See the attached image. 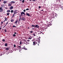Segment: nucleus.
Here are the masks:
<instances>
[{
	"label": "nucleus",
	"instance_id": "1",
	"mask_svg": "<svg viewBox=\"0 0 63 63\" xmlns=\"http://www.w3.org/2000/svg\"><path fill=\"white\" fill-rule=\"evenodd\" d=\"M33 46H35L36 44H37V42L34 41L33 42Z\"/></svg>",
	"mask_w": 63,
	"mask_h": 63
},
{
	"label": "nucleus",
	"instance_id": "2",
	"mask_svg": "<svg viewBox=\"0 0 63 63\" xmlns=\"http://www.w3.org/2000/svg\"><path fill=\"white\" fill-rule=\"evenodd\" d=\"M17 10H15L13 11V13L14 15H15L16 14H17Z\"/></svg>",
	"mask_w": 63,
	"mask_h": 63
},
{
	"label": "nucleus",
	"instance_id": "3",
	"mask_svg": "<svg viewBox=\"0 0 63 63\" xmlns=\"http://www.w3.org/2000/svg\"><path fill=\"white\" fill-rule=\"evenodd\" d=\"M4 10L3 9V8L2 7H0V12L1 13V12H2V11H3Z\"/></svg>",
	"mask_w": 63,
	"mask_h": 63
},
{
	"label": "nucleus",
	"instance_id": "4",
	"mask_svg": "<svg viewBox=\"0 0 63 63\" xmlns=\"http://www.w3.org/2000/svg\"><path fill=\"white\" fill-rule=\"evenodd\" d=\"M39 25H36L35 26V28H39Z\"/></svg>",
	"mask_w": 63,
	"mask_h": 63
},
{
	"label": "nucleus",
	"instance_id": "5",
	"mask_svg": "<svg viewBox=\"0 0 63 63\" xmlns=\"http://www.w3.org/2000/svg\"><path fill=\"white\" fill-rule=\"evenodd\" d=\"M24 13H25V12H21V16H22V15H23L24 14Z\"/></svg>",
	"mask_w": 63,
	"mask_h": 63
},
{
	"label": "nucleus",
	"instance_id": "6",
	"mask_svg": "<svg viewBox=\"0 0 63 63\" xmlns=\"http://www.w3.org/2000/svg\"><path fill=\"white\" fill-rule=\"evenodd\" d=\"M13 8H14V7H13V6H11L9 8V9L10 10H12V9H13Z\"/></svg>",
	"mask_w": 63,
	"mask_h": 63
},
{
	"label": "nucleus",
	"instance_id": "7",
	"mask_svg": "<svg viewBox=\"0 0 63 63\" xmlns=\"http://www.w3.org/2000/svg\"><path fill=\"white\" fill-rule=\"evenodd\" d=\"M22 49H24L25 50H27V48L24 47H23L22 48Z\"/></svg>",
	"mask_w": 63,
	"mask_h": 63
},
{
	"label": "nucleus",
	"instance_id": "8",
	"mask_svg": "<svg viewBox=\"0 0 63 63\" xmlns=\"http://www.w3.org/2000/svg\"><path fill=\"white\" fill-rule=\"evenodd\" d=\"M23 43L24 44H25L27 45V42H23Z\"/></svg>",
	"mask_w": 63,
	"mask_h": 63
},
{
	"label": "nucleus",
	"instance_id": "9",
	"mask_svg": "<svg viewBox=\"0 0 63 63\" xmlns=\"http://www.w3.org/2000/svg\"><path fill=\"white\" fill-rule=\"evenodd\" d=\"M7 3V1H3L4 4H6Z\"/></svg>",
	"mask_w": 63,
	"mask_h": 63
},
{
	"label": "nucleus",
	"instance_id": "10",
	"mask_svg": "<svg viewBox=\"0 0 63 63\" xmlns=\"http://www.w3.org/2000/svg\"><path fill=\"white\" fill-rule=\"evenodd\" d=\"M21 19H22V20H24V21H25V18H23L22 17L21 18Z\"/></svg>",
	"mask_w": 63,
	"mask_h": 63
},
{
	"label": "nucleus",
	"instance_id": "11",
	"mask_svg": "<svg viewBox=\"0 0 63 63\" xmlns=\"http://www.w3.org/2000/svg\"><path fill=\"white\" fill-rule=\"evenodd\" d=\"M11 4H13H13H14V3H15V2L14 1H11Z\"/></svg>",
	"mask_w": 63,
	"mask_h": 63
},
{
	"label": "nucleus",
	"instance_id": "12",
	"mask_svg": "<svg viewBox=\"0 0 63 63\" xmlns=\"http://www.w3.org/2000/svg\"><path fill=\"white\" fill-rule=\"evenodd\" d=\"M26 15H27V16H30V15L29 13H26Z\"/></svg>",
	"mask_w": 63,
	"mask_h": 63
},
{
	"label": "nucleus",
	"instance_id": "13",
	"mask_svg": "<svg viewBox=\"0 0 63 63\" xmlns=\"http://www.w3.org/2000/svg\"><path fill=\"white\" fill-rule=\"evenodd\" d=\"M10 12H11V11L10 10H8L7 11V13H10Z\"/></svg>",
	"mask_w": 63,
	"mask_h": 63
},
{
	"label": "nucleus",
	"instance_id": "14",
	"mask_svg": "<svg viewBox=\"0 0 63 63\" xmlns=\"http://www.w3.org/2000/svg\"><path fill=\"white\" fill-rule=\"evenodd\" d=\"M1 7H2V8H3V7H5V5H4V4H2L1 5Z\"/></svg>",
	"mask_w": 63,
	"mask_h": 63
},
{
	"label": "nucleus",
	"instance_id": "15",
	"mask_svg": "<svg viewBox=\"0 0 63 63\" xmlns=\"http://www.w3.org/2000/svg\"><path fill=\"white\" fill-rule=\"evenodd\" d=\"M36 33H33V36L35 37V36H36Z\"/></svg>",
	"mask_w": 63,
	"mask_h": 63
},
{
	"label": "nucleus",
	"instance_id": "16",
	"mask_svg": "<svg viewBox=\"0 0 63 63\" xmlns=\"http://www.w3.org/2000/svg\"><path fill=\"white\" fill-rule=\"evenodd\" d=\"M5 49L6 50H9L10 49L8 48H6Z\"/></svg>",
	"mask_w": 63,
	"mask_h": 63
},
{
	"label": "nucleus",
	"instance_id": "17",
	"mask_svg": "<svg viewBox=\"0 0 63 63\" xmlns=\"http://www.w3.org/2000/svg\"><path fill=\"white\" fill-rule=\"evenodd\" d=\"M17 47L18 48H19V49H21V46H18Z\"/></svg>",
	"mask_w": 63,
	"mask_h": 63
},
{
	"label": "nucleus",
	"instance_id": "18",
	"mask_svg": "<svg viewBox=\"0 0 63 63\" xmlns=\"http://www.w3.org/2000/svg\"><path fill=\"white\" fill-rule=\"evenodd\" d=\"M4 45L5 47H7V46H8V44H7V43H5Z\"/></svg>",
	"mask_w": 63,
	"mask_h": 63
},
{
	"label": "nucleus",
	"instance_id": "19",
	"mask_svg": "<svg viewBox=\"0 0 63 63\" xmlns=\"http://www.w3.org/2000/svg\"><path fill=\"white\" fill-rule=\"evenodd\" d=\"M37 42H40V39H38Z\"/></svg>",
	"mask_w": 63,
	"mask_h": 63
},
{
	"label": "nucleus",
	"instance_id": "20",
	"mask_svg": "<svg viewBox=\"0 0 63 63\" xmlns=\"http://www.w3.org/2000/svg\"><path fill=\"white\" fill-rule=\"evenodd\" d=\"M32 38V37H30V36H29L28 37L29 39H31Z\"/></svg>",
	"mask_w": 63,
	"mask_h": 63
},
{
	"label": "nucleus",
	"instance_id": "21",
	"mask_svg": "<svg viewBox=\"0 0 63 63\" xmlns=\"http://www.w3.org/2000/svg\"><path fill=\"white\" fill-rule=\"evenodd\" d=\"M35 27V25H32L31 27Z\"/></svg>",
	"mask_w": 63,
	"mask_h": 63
},
{
	"label": "nucleus",
	"instance_id": "22",
	"mask_svg": "<svg viewBox=\"0 0 63 63\" xmlns=\"http://www.w3.org/2000/svg\"><path fill=\"white\" fill-rule=\"evenodd\" d=\"M15 14H14L13 15V16H12V18H14V17H15Z\"/></svg>",
	"mask_w": 63,
	"mask_h": 63
},
{
	"label": "nucleus",
	"instance_id": "23",
	"mask_svg": "<svg viewBox=\"0 0 63 63\" xmlns=\"http://www.w3.org/2000/svg\"><path fill=\"white\" fill-rule=\"evenodd\" d=\"M10 21H11V22H13V21H14V20L12 19L10 20Z\"/></svg>",
	"mask_w": 63,
	"mask_h": 63
},
{
	"label": "nucleus",
	"instance_id": "24",
	"mask_svg": "<svg viewBox=\"0 0 63 63\" xmlns=\"http://www.w3.org/2000/svg\"><path fill=\"white\" fill-rule=\"evenodd\" d=\"M10 13H7V16H9V15H10Z\"/></svg>",
	"mask_w": 63,
	"mask_h": 63
},
{
	"label": "nucleus",
	"instance_id": "25",
	"mask_svg": "<svg viewBox=\"0 0 63 63\" xmlns=\"http://www.w3.org/2000/svg\"><path fill=\"white\" fill-rule=\"evenodd\" d=\"M22 41H20V45H22Z\"/></svg>",
	"mask_w": 63,
	"mask_h": 63
},
{
	"label": "nucleus",
	"instance_id": "26",
	"mask_svg": "<svg viewBox=\"0 0 63 63\" xmlns=\"http://www.w3.org/2000/svg\"><path fill=\"white\" fill-rule=\"evenodd\" d=\"M17 20L15 22V24H17Z\"/></svg>",
	"mask_w": 63,
	"mask_h": 63
},
{
	"label": "nucleus",
	"instance_id": "27",
	"mask_svg": "<svg viewBox=\"0 0 63 63\" xmlns=\"http://www.w3.org/2000/svg\"><path fill=\"white\" fill-rule=\"evenodd\" d=\"M3 24V22L1 21L0 23V24L1 25H2V24Z\"/></svg>",
	"mask_w": 63,
	"mask_h": 63
},
{
	"label": "nucleus",
	"instance_id": "28",
	"mask_svg": "<svg viewBox=\"0 0 63 63\" xmlns=\"http://www.w3.org/2000/svg\"><path fill=\"white\" fill-rule=\"evenodd\" d=\"M5 20H6V21H7V19H8V18H6V17H5Z\"/></svg>",
	"mask_w": 63,
	"mask_h": 63
},
{
	"label": "nucleus",
	"instance_id": "29",
	"mask_svg": "<svg viewBox=\"0 0 63 63\" xmlns=\"http://www.w3.org/2000/svg\"><path fill=\"white\" fill-rule=\"evenodd\" d=\"M13 12H14V11H13V10H12L11 11V13H13Z\"/></svg>",
	"mask_w": 63,
	"mask_h": 63
},
{
	"label": "nucleus",
	"instance_id": "30",
	"mask_svg": "<svg viewBox=\"0 0 63 63\" xmlns=\"http://www.w3.org/2000/svg\"><path fill=\"white\" fill-rule=\"evenodd\" d=\"M16 35L15 34H13V36L14 37H16Z\"/></svg>",
	"mask_w": 63,
	"mask_h": 63
},
{
	"label": "nucleus",
	"instance_id": "31",
	"mask_svg": "<svg viewBox=\"0 0 63 63\" xmlns=\"http://www.w3.org/2000/svg\"><path fill=\"white\" fill-rule=\"evenodd\" d=\"M4 31L5 32H7V30H6V29H5Z\"/></svg>",
	"mask_w": 63,
	"mask_h": 63
},
{
	"label": "nucleus",
	"instance_id": "32",
	"mask_svg": "<svg viewBox=\"0 0 63 63\" xmlns=\"http://www.w3.org/2000/svg\"><path fill=\"white\" fill-rule=\"evenodd\" d=\"M22 3H24V0H23L22 1Z\"/></svg>",
	"mask_w": 63,
	"mask_h": 63
},
{
	"label": "nucleus",
	"instance_id": "33",
	"mask_svg": "<svg viewBox=\"0 0 63 63\" xmlns=\"http://www.w3.org/2000/svg\"><path fill=\"white\" fill-rule=\"evenodd\" d=\"M33 31H31L30 32V33H33Z\"/></svg>",
	"mask_w": 63,
	"mask_h": 63
},
{
	"label": "nucleus",
	"instance_id": "34",
	"mask_svg": "<svg viewBox=\"0 0 63 63\" xmlns=\"http://www.w3.org/2000/svg\"><path fill=\"white\" fill-rule=\"evenodd\" d=\"M13 27H16L15 26H12Z\"/></svg>",
	"mask_w": 63,
	"mask_h": 63
},
{
	"label": "nucleus",
	"instance_id": "35",
	"mask_svg": "<svg viewBox=\"0 0 63 63\" xmlns=\"http://www.w3.org/2000/svg\"><path fill=\"white\" fill-rule=\"evenodd\" d=\"M20 20H21V18H19V21H20Z\"/></svg>",
	"mask_w": 63,
	"mask_h": 63
},
{
	"label": "nucleus",
	"instance_id": "36",
	"mask_svg": "<svg viewBox=\"0 0 63 63\" xmlns=\"http://www.w3.org/2000/svg\"><path fill=\"white\" fill-rule=\"evenodd\" d=\"M29 10V9H28V8H27V9L26 10V11H28V10Z\"/></svg>",
	"mask_w": 63,
	"mask_h": 63
},
{
	"label": "nucleus",
	"instance_id": "37",
	"mask_svg": "<svg viewBox=\"0 0 63 63\" xmlns=\"http://www.w3.org/2000/svg\"><path fill=\"white\" fill-rule=\"evenodd\" d=\"M40 32V33H42V34H44V33H43V32Z\"/></svg>",
	"mask_w": 63,
	"mask_h": 63
},
{
	"label": "nucleus",
	"instance_id": "38",
	"mask_svg": "<svg viewBox=\"0 0 63 63\" xmlns=\"http://www.w3.org/2000/svg\"><path fill=\"white\" fill-rule=\"evenodd\" d=\"M8 6H11V4H8Z\"/></svg>",
	"mask_w": 63,
	"mask_h": 63
},
{
	"label": "nucleus",
	"instance_id": "39",
	"mask_svg": "<svg viewBox=\"0 0 63 63\" xmlns=\"http://www.w3.org/2000/svg\"><path fill=\"white\" fill-rule=\"evenodd\" d=\"M14 47H16V45H14Z\"/></svg>",
	"mask_w": 63,
	"mask_h": 63
},
{
	"label": "nucleus",
	"instance_id": "40",
	"mask_svg": "<svg viewBox=\"0 0 63 63\" xmlns=\"http://www.w3.org/2000/svg\"><path fill=\"white\" fill-rule=\"evenodd\" d=\"M5 39H3L2 40V42H5Z\"/></svg>",
	"mask_w": 63,
	"mask_h": 63
},
{
	"label": "nucleus",
	"instance_id": "41",
	"mask_svg": "<svg viewBox=\"0 0 63 63\" xmlns=\"http://www.w3.org/2000/svg\"><path fill=\"white\" fill-rule=\"evenodd\" d=\"M23 12H25V9H24V10H23Z\"/></svg>",
	"mask_w": 63,
	"mask_h": 63
},
{
	"label": "nucleus",
	"instance_id": "42",
	"mask_svg": "<svg viewBox=\"0 0 63 63\" xmlns=\"http://www.w3.org/2000/svg\"><path fill=\"white\" fill-rule=\"evenodd\" d=\"M14 34H16V32H15L14 33Z\"/></svg>",
	"mask_w": 63,
	"mask_h": 63
},
{
	"label": "nucleus",
	"instance_id": "43",
	"mask_svg": "<svg viewBox=\"0 0 63 63\" xmlns=\"http://www.w3.org/2000/svg\"><path fill=\"white\" fill-rule=\"evenodd\" d=\"M41 8V6H39V8Z\"/></svg>",
	"mask_w": 63,
	"mask_h": 63
},
{
	"label": "nucleus",
	"instance_id": "44",
	"mask_svg": "<svg viewBox=\"0 0 63 63\" xmlns=\"http://www.w3.org/2000/svg\"><path fill=\"white\" fill-rule=\"evenodd\" d=\"M23 15H25L24 16H25V13H24Z\"/></svg>",
	"mask_w": 63,
	"mask_h": 63
},
{
	"label": "nucleus",
	"instance_id": "45",
	"mask_svg": "<svg viewBox=\"0 0 63 63\" xmlns=\"http://www.w3.org/2000/svg\"><path fill=\"white\" fill-rule=\"evenodd\" d=\"M22 0H19V1H20V2H21V1Z\"/></svg>",
	"mask_w": 63,
	"mask_h": 63
},
{
	"label": "nucleus",
	"instance_id": "46",
	"mask_svg": "<svg viewBox=\"0 0 63 63\" xmlns=\"http://www.w3.org/2000/svg\"><path fill=\"white\" fill-rule=\"evenodd\" d=\"M32 1H35V0H32Z\"/></svg>",
	"mask_w": 63,
	"mask_h": 63
},
{
	"label": "nucleus",
	"instance_id": "47",
	"mask_svg": "<svg viewBox=\"0 0 63 63\" xmlns=\"http://www.w3.org/2000/svg\"><path fill=\"white\" fill-rule=\"evenodd\" d=\"M20 18H21V16H20Z\"/></svg>",
	"mask_w": 63,
	"mask_h": 63
},
{
	"label": "nucleus",
	"instance_id": "48",
	"mask_svg": "<svg viewBox=\"0 0 63 63\" xmlns=\"http://www.w3.org/2000/svg\"><path fill=\"white\" fill-rule=\"evenodd\" d=\"M34 28H32V29H34Z\"/></svg>",
	"mask_w": 63,
	"mask_h": 63
},
{
	"label": "nucleus",
	"instance_id": "49",
	"mask_svg": "<svg viewBox=\"0 0 63 63\" xmlns=\"http://www.w3.org/2000/svg\"><path fill=\"white\" fill-rule=\"evenodd\" d=\"M35 40L36 41H38V40Z\"/></svg>",
	"mask_w": 63,
	"mask_h": 63
},
{
	"label": "nucleus",
	"instance_id": "50",
	"mask_svg": "<svg viewBox=\"0 0 63 63\" xmlns=\"http://www.w3.org/2000/svg\"><path fill=\"white\" fill-rule=\"evenodd\" d=\"M56 16H57V15H55V16H56Z\"/></svg>",
	"mask_w": 63,
	"mask_h": 63
},
{
	"label": "nucleus",
	"instance_id": "51",
	"mask_svg": "<svg viewBox=\"0 0 63 63\" xmlns=\"http://www.w3.org/2000/svg\"><path fill=\"white\" fill-rule=\"evenodd\" d=\"M8 22H7V23H6V24H8Z\"/></svg>",
	"mask_w": 63,
	"mask_h": 63
},
{
	"label": "nucleus",
	"instance_id": "52",
	"mask_svg": "<svg viewBox=\"0 0 63 63\" xmlns=\"http://www.w3.org/2000/svg\"><path fill=\"white\" fill-rule=\"evenodd\" d=\"M29 1H32V0H29Z\"/></svg>",
	"mask_w": 63,
	"mask_h": 63
},
{
	"label": "nucleus",
	"instance_id": "53",
	"mask_svg": "<svg viewBox=\"0 0 63 63\" xmlns=\"http://www.w3.org/2000/svg\"><path fill=\"white\" fill-rule=\"evenodd\" d=\"M41 11H43V10H41Z\"/></svg>",
	"mask_w": 63,
	"mask_h": 63
},
{
	"label": "nucleus",
	"instance_id": "54",
	"mask_svg": "<svg viewBox=\"0 0 63 63\" xmlns=\"http://www.w3.org/2000/svg\"><path fill=\"white\" fill-rule=\"evenodd\" d=\"M30 29V28H28V29Z\"/></svg>",
	"mask_w": 63,
	"mask_h": 63
},
{
	"label": "nucleus",
	"instance_id": "55",
	"mask_svg": "<svg viewBox=\"0 0 63 63\" xmlns=\"http://www.w3.org/2000/svg\"><path fill=\"white\" fill-rule=\"evenodd\" d=\"M58 1H59V2H60V0H59Z\"/></svg>",
	"mask_w": 63,
	"mask_h": 63
},
{
	"label": "nucleus",
	"instance_id": "56",
	"mask_svg": "<svg viewBox=\"0 0 63 63\" xmlns=\"http://www.w3.org/2000/svg\"><path fill=\"white\" fill-rule=\"evenodd\" d=\"M29 37H31V36H29Z\"/></svg>",
	"mask_w": 63,
	"mask_h": 63
},
{
	"label": "nucleus",
	"instance_id": "57",
	"mask_svg": "<svg viewBox=\"0 0 63 63\" xmlns=\"http://www.w3.org/2000/svg\"><path fill=\"white\" fill-rule=\"evenodd\" d=\"M5 9H7V8L6 7V8H5Z\"/></svg>",
	"mask_w": 63,
	"mask_h": 63
},
{
	"label": "nucleus",
	"instance_id": "58",
	"mask_svg": "<svg viewBox=\"0 0 63 63\" xmlns=\"http://www.w3.org/2000/svg\"><path fill=\"white\" fill-rule=\"evenodd\" d=\"M0 29H1V28H0Z\"/></svg>",
	"mask_w": 63,
	"mask_h": 63
},
{
	"label": "nucleus",
	"instance_id": "59",
	"mask_svg": "<svg viewBox=\"0 0 63 63\" xmlns=\"http://www.w3.org/2000/svg\"><path fill=\"white\" fill-rule=\"evenodd\" d=\"M0 2H1V0H0Z\"/></svg>",
	"mask_w": 63,
	"mask_h": 63
},
{
	"label": "nucleus",
	"instance_id": "60",
	"mask_svg": "<svg viewBox=\"0 0 63 63\" xmlns=\"http://www.w3.org/2000/svg\"><path fill=\"white\" fill-rule=\"evenodd\" d=\"M6 25L4 26V27H5V26H6Z\"/></svg>",
	"mask_w": 63,
	"mask_h": 63
},
{
	"label": "nucleus",
	"instance_id": "61",
	"mask_svg": "<svg viewBox=\"0 0 63 63\" xmlns=\"http://www.w3.org/2000/svg\"><path fill=\"white\" fill-rule=\"evenodd\" d=\"M6 21V20H5L4 21H3V22H4V21Z\"/></svg>",
	"mask_w": 63,
	"mask_h": 63
},
{
	"label": "nucleus",
	"instance_id": "62",
	"mask_svg": "<svg viewBox=\"0 0 63 63\" xmlns=\"http://www.w3.org/2000/svg\"><path fill=\"white\" fill-rule=\"evenodd\" d=\"M38 46H39V44H38Z\"/></svg>",
	"mask_w": 63,
	"mask_h": 63
},
{
	"label": "nucleus",
	"instance_id": "63",
	"mask_svg": "<svg viewBox=\"0 0 63 63\" xmlns=\"http://www.w3.org/2000/svg\"><path fill=\"white\" fill-rule=\"evenodd\" d=\"M7 23L6 24V25H7Z\"/></svg>",
	"mask_w": 63,
	"mask_h": 63
},
{
	"label": "nucleus",
	"instance_id": "64",
	"mask_svg": "<svg viewBox=\"0 0 63 63\" xmlns=\"http://www.w3.org/2000/svg\"><path fill=\"white\" fill-rule=\"evenodd\" d=\"M38 43L39 44V43Z\"/></svg>",
	"mask_w": 63,
	"mask_h": 63
}]
</instances>
